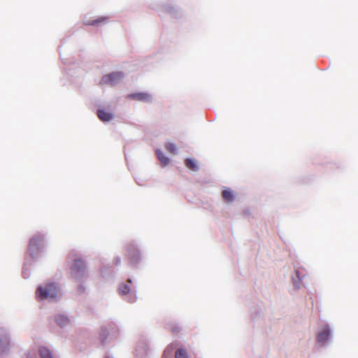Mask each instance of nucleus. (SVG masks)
Here are the masks:
<instances>
[{
	"instance_id": "f257e3e1",
	"label": "nucleus",
	"mask_w": 358,
	"mask_h": 358,
	"mask_svg": "<svg viewBox=\"0 0 358 358\" xmlns=\"http://www.w3.org/2000/svg\"><path fill=\"white\" fill-rule=\"evenodd\" d=\"M59 291L55 284L49 282L45 286H40L36 290V296L41 300L55 299L58 296Z\"/></svg>"
},
{
	"instance_id": "f03ea898",
	"label": "nucleus",
	"mask_w": 358,
	"mask_h": 358,
	"mask_svg": "<svg viewBox=\"0 0 358 358\" xmlns=\"http://www.w3.org/2000/svg\"><path fill=\"white\" fill-rule=\"evenodd\" d=\"M122 76H123L121 72H113L105 75L102 77L100 81V85H114L121 80Z\"/></svg>"
},
{
	"instance_id": "7ed1b4c3",
	"label": "nucleus",
	"mask_w": 358,
	"mask_h": 358,
	"mask_svg": "<svg viewBox=\"0 0 358 358\" xmlns=\"http://www.w3.org/2000/svg\"><path fill=\"white\" fill-rule=\"evenodd\" d=\"M85 264L81 259H76L71 266V273L75 278H79L84 274Z\"/></svg>"
},
{
	"instance_id": "20e7f679",
	"label": "nucleus",
	"mask_w": 358,
	"mask_h": 358,
	"mask_svg": "<svg viewBox=\"0 0 358 358\" xmlns=\"http://www.w3.org/2000/svg\"><path fill=\"white\" fill-rule=\"evenodd\" d=\"M127 257L131 264L136 263L140 259L139 251L134 247H130L127 250Z\"/></svg>"
},
{
	"instance_id": "39448f33",
	"label": "nucleus",
	"mask_w": 358,
	"mask_h": 358,
	"mask_svg": "<svg viewBox=\"0 0 358 358\" xmlns=\"http://www.w3.org/2000/svg\"><path fill=\"white\" fill-rule=\"evenodd\" d=\"M43 238L40 236H33L29 243V250L34 252L35 250L39 249L40 246L42 245Z\"/></svg>"
},
{
	"instance_id": "423d86ee",
	"label": "nucleus",
	"mask_w": 358,
	"mask_h": 358,
	"mask_svg": "<svg viewBox=\"0 0 358 358\" xmlns=\"http://www.w3.org/2000/svg\"><path fill=\"white\" fill-rule=\"evenodd\" d=\"M129 97L140 101H150L151 100L150 95L145 92H138L129 95Z\"/></svg>"
},
{
	"instance_id": "0eeeda50",
	"label": "nucleus",
	"mask_w": 358,
	"mask_h": 358,
	"mask_svg": "<svg viewBox=\"0 0 358 358\" xmlns=\"http://www.w3.org/2000/svg\"><path fill=\"white\" fill-rule=\"evenodd\" d=\"M329 336L330 329L329 327L326 326L324 329L318 334L317 337V342L324 343L329 339Z\"/></svg>"
},
{
	"instance_id": "6e6552de",
	"label": "nucleus",
	"mask_w": 358,
	"mask_h": 358,
	"mask_svg": "<svg viewBox=\"0 0 358 358\" xmlns=\"http://www.w3.org/2000/svg\"><path fill=\"white\" fill-rule=\"evenodd\" d=\"M8 343L9 341L5 334V331L0 328V353L6 349Z\"/></svg>"
},
{
	"instance_id": "1a4fd4ad",
	"label": "nucleus",
	"mask_w": 358,
	"mask_h": 358,
	"mask_svg": "<svg viewBox=\"0 0 358 358\" xmlns=\"http://www.w3.org/2000/svg\"><path fill=\"white\" fill-rule=\"evenodd\" d=\"M98 117L103 122H108L111 120L113 115L105 110L104 109H99L97 111Z\"/></svg>"
},
{
	"instance_id": "9d476101",
	"label": "nucleus",
	"mask_w": 358,
	"mask_h": 358,
	"mask_svg": "<svg viewBox=\"0 0 358 358\" xmlns=\"http://www.w3.org/2000/svg\"><path fill=\"white\" fill-rule=\"evenodd\" d=\"M222 196L223 199L227 203L233 202L235 199L234 192L230 189H224L222 192Z\"/></svg>"
},
{
	"instance_id": "9b49d317",
	"label": "nucleus",
	"mask_w": 358,
	"mask_h": 358,
	"mask_svg": "<svg viewBox=\"0 0 358 358\" xmlns=\"http://www.w3.org/2000/svg\"><path fill=\"white\" fill-rule=\"evenodd\" d=\"M156 154H157V158H158L159 161L160 162L162 166H166L169 164V159L168 157H166L162 151L157 150L156 151Z\"/></svg>"
},
{
	"instance_id": "f8f14e48",
	"label": "nucleus",
	"mask_w": 358,
	"mask_h": 358,
	"mask_svg": "<svg viewBox=\"0 0 358 358\" xmlns=\"http://www.w3.org/2000/svg\"><path fill=\"white\" fill-rule=\"evenodd\" d=\"M55 320L57 324L62 327L68 325L70 322L69 319L67 317L62 315H58L56 317Z\"/></svg>"
},
{
	"instance_id": "ddd939ff",
	"label": "nucleus",
	"mask_w": 358,
	"mask_h": 358,
	"mask_svg": "<svg viewBox=\"0 0 358 358\" xmlns=\"http://www.w3.org/2000/svg\"><path fill=\"white\" fill-rule=\"evenodd\" d=\"M38 351L41 358H54L52 352L45 347H41Z\"/></svg>"
},
{
	"instance_id": "4468645a",
	"label": "nucleus",
	"mask_w": 358,
	"mask_h": 358,
	"mask_svg": "<svg viewBox=\"0 0 358 358\" xmlns=\"http://www.w3.org/2000/svg\"><path fill=\"white\" fill-rule=\"evenodd\" d=\"M108 18L106 17H99L95 20H88L85 24L90 26H98L101 23L107 22Z\"/></svg>"
},
{
	"instance_id": "2eb2a0df",
	"label": "nucleus",
	"mask_w": 358,
	"mask_h": 358,
	"mask_svg": "<svg viewBox=\"0 0 358 358\" xmlns=\"http://www.w3.org/2000/svg\"><path fill=\"white\" fill-rule=\"evenodd\" d=\"M185 164V166L192 171H196L199 169L196 161L192 159H186Z\"/></svg>"
},
{
	"instance_id": "dca6fc26",
	"label": "nucleus",
	"mask_w": 358,
	"mask_h": 358,
	"mask_svg": "<svg viewBox=\"0 0 358 358\" xmlns=\"http://www.w3.org/2000/svg\"><path fill=\"white\" fill-rule=\"evenodd\" d=\"M175 358H188V353L185 348H178L175 352Z\"/></svg>"
},
{
	"instance_id": "f3484780",
	"label": "nucleus",
	"mask_w": 358,
	"mask_h": 358,
	"mask_svg": "<svg viewBox=\"0 0 358 358\" xmlns=\"http://www.w3.org/2000/svg\"><path fill=\"white\" fill-rule=\"evenodd\" d=\"M109 335L110 330L106 327L102 328L100 333V339L101 343H104Z\"/></svg>"
},
{
	"instance_id": "a211bd4d",
	"label": "nucleus",
	"mask_w": 358,
	"mask_h": 358,
	"mask_svg": "<svg viewBox=\"0 0 358 358\" xmlns=\"http://www.w3.org/2000/svg\"><path fill=\"white\" fill-rule=\"evenodd\" d=\"M165 148H166V150L169 152H170L171 154H176V153L177 147L173 143H166V145H165Z\"/></svg>"
},
{
	"instance_id": "6ab92c4d",
	"label": "nucleus",
	"mask_w": 358,
	"mask_h": 358,
	"mask_svg": "<svg viewBox=\"0 0 358 358\" xmlns=\"http://www.w3.org/2000/svg\"><path fill=\"white\" fill-rule=\"evenodd\" d=\"M129 290H130V288L127 285H123L120 286V288H119V292L122 294H128L129 292Z\"/></svg>"
},
{
	"instance_id": "aec40b11",
	"label": "nucleus",
	"mask_w": 358,
	"mask_h": 358,
	"mask_svg": "<svg viewBox=\"0 0 358 358\" xmlns=\"http://www.w3.org/2000/svg\"><path fill=\"white\" fill-rule=\"evenodd\" d=\"M169 329L173 333L177 334V333H178L180 331V328L178 325H176H176L171 324L169 327Z\"/></svg>"
},
{
	"instance_id": "412c9836",
	"label": "nucleus",
	"mask_w": 358,
	"mask_h": 358,
	"mask_svg": "<svg viewBox=\"0 0 358 358\" xmlns=\"http://www.w3.org/2000/svg\"><path fill=\"white\" fill-rule=\"evenodd\" d=\"M106 358H109L108 357H106Z\"/></svg>"
}]
</instances>
